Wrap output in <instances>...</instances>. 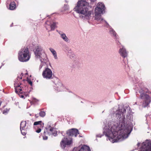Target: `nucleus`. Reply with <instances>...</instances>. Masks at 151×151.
Wrapping results in <instances>:
<instances>
[{
    "mask_svg": "<svg viewBox=\"0 0 151 151\" xmlns=\"http://www.w3.org/2000/svg\"><path fill=\"white\" fill-rule=\"evenodd\" d=\"M54 87L55 90L58 91H61L63 88L62 84L60 81H59L57 83L55 84Z\"/></svg>",
    "mask_w": 151,
    "mask_h": 151,
    "instance_id": "15",
    "label": "nucleus"
},
{
    "mask_svg": "<svg viewBox=\"0 0 151 151\" xmlns=\"http://www.w3.org/2000/svg\"><path fill=\"white\" fill-rule=\"evenodd\" d=\"M136 93H138L137 91L140 93V97L142 99H144L142 104V107H146L147 106L150 102V96L144 93V88L140 87H136L134 88Z\"/></svg>",
    "mask_w": 151,
    "mask_h": 151,
    "instance_id": "4",
    "label": "nucleus"
},
{
    "mask_svg": "<svg viewBox=\"0 0 151 151\" xmlns=\"http://www.w3.org/2000/svg\"><path fill=\"white\" fill-rule=\"evenodd\" d=\"M58 33L60 35V37L63 40L66 42H68L69 41V39L66 36L65 34L63 33L62 32L59 31H58Z\"/></svg>",
    "mask_w": 151,
    "mask_h": 151,
    "instance_id": "18",
    "label": "nucleus"
},
{
    "mask_svg": "<svg viewBox=\"0 0 151 151\" xmlns=\"http://www.w3.org/2000/svg\"><path fill=\"white\" fill-rule=\"evenodd\" d=\"M52 72L51 70L48 68H46L43 71L42 76L43 78L46 79H50L52 78Z\"/></svg>",
    "mask_w": 151,
    "mask_h": 151,
    "instance_id": "9",
    "label": "nucleus"
},
{
    "mask_svg": "<svg viewBox=\"0 0 151 151\" xmlns=\"http://www.w3.org/2000/svg\"><path fill=\"white\" fill-rule=\"evenodd\" d=\"M30 91H30H28L27 92H26V91L24 92L23 91V94H24V96H25V98L29 96V93Z\"/></svg>",
    "mask_w": 151,
    "mask_h": 151,
    "instance_id": "26",
    "label": "nucleus"
},
{
    "mask_svg": "<svg viewBox=\"0 0 151 151\" xmlns=\"http://www.w3.org/2000/svg\"><path fill=\"white\" fill-rule=\"evenodd\" d=\"M138 147L140 146L139 151H151V141L147 139L142 143L138 142L137 144Z\"/></svg>",
    "mask_w": 151,
    "mask_h": 151,
    "instance_id": "7",
    "label": "nucleus"
},
{
    "mask_svg": "<svg viewBox=\"0 0 151 151\" xmlns=\"http://www.w3.org/2000/svg\"><path fill=\"white\" fill-rule=\"evenodd\" d=\"M49 50L53 55L55 59H57L58 57L56 51L53 49L51 48H50Z\"/></svg>",
    "mask_w": 151,
    "mask_h": 151,
    "instance_id": "23",
    "label": "nucleus"
},
{
    "mask_svg": "<svg viewBox=\"0 0 151 151\" xmlns=\"http://www.w3.org/2000/svg\"><path fill=\"white\" fill-rule=\"evenodd\" d=\"M33 51L36 58L39 59L43 58L44 61L47 60V55L45 53L44 50L41 46L37 45L35 46Z\"/></svg>",
    "mask_w": 151,
    "mask_h": 151,
    "instance_id": "5",
    "label": "nucleus"
},
{
    "mask_svg": "<svg viewBox=\"0 0 151 151\" xmlns=\"http://www.w3.org/2000/svg\"><path fill=\"white\" fill-rule=\"evenodd\" d=\"M105 9V6L103 3H98L96 7L94 9L95 18L96 20L100 23H102L104 22H105L108 26H109V24L107 22L101 17V14L104 13Z\"/></svg>",
    "mask_w": 151,
    "mask_h": 151,
    "instance_id": "3",
    "label": "nucleus"
},
{
    "mask_svg": "<svg viewBox=\"0 0 151 151\" xmlns=\"http://www.w3.org/2000/svg\"><path fill=\"white\" fill-rule=\"evenodd\" d=\"M65 1L66 2H67V1L66 0H65Z\"/></svg>",
    "mask_w": 151,
    "mask_h": 151,
    "instance_id": "38",
    "label": "nucleus"
},
{
    "mask_svg": "<svg viewBox=\"0 0 151 151\" xmlns=\"http://www.w3.org/2000/svg\"><path fill=\"white\" fill-rule=\"evenodd\" d=\"M35 117L36 118H38V114H35Z\"/></svg>",
    "mask_w": 151,
    "mask_h": 151,
    "instance_id": "34",
    "label": "nucleus"
},
{
    "mask_svg": "<svg viewBox=\"0 0 151 151\" xmlns=\"http://www.w3.org/2000/svg\"><path fill=\"white\" fill-rule=\"evenodd\" d=\"M7 4L10 3L9 5V9L10 10L14 9L16 7V4L14 1H12V0H7Z\"/></svg>",
    "mask_w": 151,
    "mask_h": 151,
    "instance_id": "19",
    "label": "nucleus"
},
{
    "mask_svg": "<svg viewBox=\"0 0 151 151\" xmlns=\"http://www.w3.org/2000/svg\"><path fill=\"white\" fill-rule=\"evenodd\" d=\"M106 26L107 27H109L110 29L109 30V33L111 36H113L114 37V38L116 40L118 39V35H117V34L116 33L115 31L109 26H108L106 24Z\"/></svg>",
    "mask_w": 151,
    "mask_h": 151,
    "instance_id": "17",
    "label": "nucleus"
},
{
    "mask_svg": "<svg viewBox=\"0 0 151 151\" xmlns=\"http://www.w3.org/2000/svg\"><path fill=\"white\" fill-rule=\"evenodd\" d=\"M39 115L40 116L43 117L45 115V113L44 111H40L39 113Z\"/></svg>",
    "mask_w": 151,
    "mask_h": 151,
    "instance_id": "25",
    "label": "nucleus"
},
{
    "mask_svg": "<svg viewBox=\"0 0 151 151\" xmlns=\"http://www.w3.org/2000/svg\"><path fill=\"white\" fill-rule=\"evenodd\" d=\"M56 23L53 22L52 24L48 21H46L45 22V27L46 29L49 31L53 30L55 29L56 27Z\"/></svg>",
    "mask_w": 151,
    "mask_h": 151,
    "instance_id": "12",
    "label": "nucleus"
},
{
    "mask_svg": "<svg viewBox=\"0 0 151 151\" xmlns=\"http://www.w3.org/2000/svg\"><path fill=\"white\" fill-rule=\"evenodd\" d=\"M126 109L119 106L115 114L118 122L116 125L113 122H109L104 128V134L112 143L120 142L127 138L132 130V127L125 123L124 114Z\"/></svg>",
    "mask_w": 151,
    "mask_h": 151,
    "instance_id": "1",
    "label": "nucleus"
},
{
    "mask_svg": "<svg viewBox=\"0 0 151 151\" xmlns=\"http://www.w3.org/2000/svg\"><path fill=\"white\" fill-rule=\"evenodd\" d=\"M96 0H80L74 10L79 14V18L83 20H88L93 16V11L90 10L91 7L89 5V3L92 4Z\"/></svg>",
    "mask_w": 151,
    "mask_h": 151,
    "instance_id": "2",
    "label": "nucleus"
},
{
    "mask_svg": "<svg viewBox=\"0 0 151 151\" xmlns=\"http://www.w3.org/2000/svg\"><path fill=\"white\" fill-rule=\"evenodd\" d=\"M22 76H23V75H20L19 76L18 75V76L17 77V78L16 79L15 81V83H14V84L16 82H17L18 83H19V84H21V83L19 81V80L21 79H22Z\"/></svg>",
    "mask_w": 151,
    "mask_h": 151,
    "instance_id": "24",
    "label": "nucleus"
},
{
    "mask_svg": "<svg viewBox=\"0 0 151 151\" xmlns=\"http://www.w3.org/2000/svg\"><path fill=\"white\" fill-rule=\"evenodd\" d=\"M64 9L65 10H67L69 9V6L68 5H64Z\"/></svg>",
    "mask_w": 151,
    "mask_h": 151,
    "instance_id": "29",
    "label": "nucleus"
},
{
    "mask_svg": "<svg viewBox=\"0 0 151 151\" xmlns=\"http://www.w3.org/2000/svg\"><path fill=\"white\" fill-rule=\"evenodd\" d=\"M103 135H104L103 134H97L96 135V137H102V136H103Z\"/></svg>",
    "mask_w": 151,
    "mask_h": 151,
    "instance_id": "32",
    "label": "nucleus"
},
{
    "mask_svg": "<svg viewBox=\"0 0 151 151\" xmlns=\"http://www.w3.org/2000/svg\"><path fill=\"white\" fill-rule=\"evenodd\" d=\"M72 139L70 138L65 137H64L60 142V145L61 147L64 149L66 146L70 145L72 143Z\"/></svg>",
    "mask_w": 151,
    "mask_h": 151,
    "instance_id": "10",
    "label": "nucleus"
},
{
    "mask_svg": "<svg viewBox=\"0 0 151 151\" xmlns=\"http://www.w3.org/2000/svg\"><path fill=\"white\" fill-rule=\"evenodd\" d=\"M13 23H12L10 25V27H12L13 25Z\"/></svg>",
    "mask_w": 151,
    "mask_h": 151,
    "instance_id": "36",
    "label": "nucleus"
},
{
    "mask_svg": "<svg viewBox=\"0 0 151 151\" xmlns=\"http://www.w3.org/2000/svg\"><path fill=\"white\" fill-rule=\"evenodd\" d=\"M127 109H129V111L127 113V114L126 116V119L128 120H130L131 118V116H132L131 113H132V110L130 107L128 106L127 107Z\"/></svg>",
    "mask_w": 151,
    "mask_h": 151,
    "instance_id": "20",
    "label": "nucleus"
},
{
    "mask_svg": "<svg viewBox=\"0 0 151 151\" xmlns=\"http://www.w3.org/2000/svg\"><path fill=\"white\" fill-rule=\"evenodd\" d=\"M30 115L31 116V114H30Z\"/></svg>",
    "mask_w": 151,
    "mask_h": 151,
    "instance_id": "40",
    "label": "nucleus"
},
{
    "mask_svg": "<svg viewBox=\"0 0 151 151\" xmlns=\"http://www.w3.org/2000/svg\"><path fill=\"white\" fill-rule=\"evenodd\" d=\"M1 66H1L0 67V69L1 68Z\"/></svg>",
    "mask_w": 151,
    "mask_h": 151,
    "instance_id": "39",
    "label": "nucleus"
},
{
    "mask_svg": "<svg viewBox=\"0 0 151 151\" xmlns=\"http://www.w3.org/2000/svg\"><path fill=\"white\" fill-rule=\"evenodd\" d=\"M38 125L39 127L41 128H43L44 127V124L42 123V121H40L37 122H35L34 123V125L35 126Z\"/></svg>",
    "mask_w": 151,
    "mask_h": 151,
    "instance_id": "22",
    "label": "nucleus"
},
{
    "mask_svg": "<svg viewBox=\"0 0 151 151\" xmlns=\"http://www.w3.org/2000/svg\"><path fill=\"white\" fill-rule=\"evenodd\" d=\"M65 49L67 50L68 52L69 53H71L72 51L70 48H69L67 46H66Z\"/></svg>",
    "mask_w": 151,
    "mask_h": 151,
    "instance_id": "27",
    "label": "nucleus"
},
{
    "mask_svg": "<svg viewBox=\"0 0 151 151\" xmlns=\"http://www.w3.org/2000/svg\"><path fill=\"white\" fill-rule=\"evenodd\" d=\"M21 84H20L16 82L14 84L15 91V92L18 94L19 96L21 98L25 99L23 93V91H22L24 89L22 86H20Z\"/></svg>",
    "mask_w": 151,
    "mask_h": 151,
    "instance_id": "8",
    "label": "nucleus"
},
{
    "mask_svg": "<svg viewBox=\"0 0 151 151\" xmlns=\"http://www.w3.org/2000/svg\"><path fill=\"white\" fill-rule=\"evenodd\" d=\"M46 131L44 133L46 132L49 135H52L55 136L57 134V131L53 127H51L50 125L48 124L47 126L45 128Z\"/></svg>",
    "mask_w": 151,
    "mask_h": 151,
    "instance_id": "11",
    "label": "nucleus"
},
{
    "mask_svg": "<svg viewBox=\"0 0 151 151\" xmlns=\"http://www.w3.org/2000/svg\"><path fill=\"white\" fill-rule=\"evenodd\" d=\"M39 59L41 62V64L40 65L39 67V70H40L42 68L43 66L45 64H46V63H47L48 61V58H47V60H46V61H44V59L43 58L40 59Z\"/></svg>",
    "mask_w": 151,
    "mask_h": 151,
    "instance_id": "21",
    "label": "nucleus"
},
{
    "mask_svg": "<svg viewBox=\"0 0 151 151\" xmlns=\"http://www.w3.org/2000/svg\"><path fill=\"white\" fill-rule=\"evenodd\" d=\"M28 83L30 84L31 86H32V82L30 80H27Z\"/></svg>",
    "mask_w": 151,
    "mask_h": 151,
    "instance_id": "30",
    "label": "nucleus"
},
{
    "mask_svg": "<svg viewBox=\"0 0 151 151\" xmlns=\"http://www.w3.org/2000/svg\"><path fill=\"white\" fill-rule=\"evenodd\" d=\"M20 75H23V73H21Z\"/></svg>",
    "mask_w": 151,
    "mask_h": 151,
    "instance_id": "37",
    "label": "nucleus"
},
{
    "mask_svg": "<svg viewBox=\"0 0 151 151\" xmlns=\"http://www.w3.org/2000/svg\"><path fill=\"white\" fill-rule=\"evenodd\" d=\"M19 60L22 62H27L29 60L30 57L29 54L28 48H22L18 52Z\"/></svg>",
    "mask_w": 151,
    "mask_h": 151,
    "instance_id": "6",
    "label": "nucleus"
},
{
    "mask_svg": "<svg viewBox=\"0 0 151 151\" xmlns=\"http://www.w3.org/2000/svg\"><path fill=\"white\" fill-rule=\"evenodd\" d=\"M119 53L120 55L123 58L126 57L128 55V52L126 51V49L123 47L122 48L120 49Z\"/></svg>",
    "mask_w": 151,
    "mask_h": 151,
    "instance_id": "16",
    "label": "nucleus"
},
{
    "mask_svg": "<svg viewBox=\"0 0 151 151\" xmlns=\"http://www.w3.org/2000/svg\"><path fill=\"white\" fill-rule=\"evenodd\" d=\"M41 129L40 128L38 129L37 130H36V132L37 133H39L41 132Z\"/></svg>",
    "mask_w": 151,
    "mask_h": 151,
    "instance_id": "31",
    "label": "nucleus"
},
{
    "mask_svg": "<svg viewBox=\"0 0 151 151\" xmlns=\"http://www.w3.org/2000/svg\"><path fill=\"white\" fill-rule=\"evenodd\" d=\"M66 134L68 136H74L75 137H76L78 134H79V133L77 129L73 128L67 131Z\"/></svg>",
    "mask_w": 151,
    "mask_h": 151,
    "instance_id": "13",
    "label": "nucleus"
},
{
    "mask_svg": "<svg viewBox=\"0 0 151 151\" xmlns=\"http://www.w3.org/2000/svg\"><path fill=\"white\" fill-rule=\"evenodd\" d=\"M47 136H44L43 137V139L45 140H47Z\"/></svg>",
    "mask_w": 151,
    "mask_h": 151,
    "instance_id": "33",
    "label": "nucleus"
},
{
    "mask_svg": "<svg viewBox=\"0 0 151 151\" xmlns=\"http://www.w3.org/2000/svg\"><path fill=\"white\" fill-rule=\"evenodd\" d=\"M9 109H5L3 111V114H7L8 112H9Z\"/></svg>",
    "mask_w": 151,
    "mask_h": 151,
    "instance_id": "28",
    "label": "nucleus"
},
{
    "mask_svg": "<svg viewBox=\"0 0 151 151\" xmlns=\"http://www.w3.org/2000/svg\"><path fill=\"white\" fill-rule=\"evenodd\" d=\"M26 125V121H22L20 123V130L22 134L24 136L26 134L25 130L27 128H25Z\"/></svg>",
    "mask_w": 151,
    "mask_h": 151,
    "instance_id": "14",
    "label": "nucleus"
},
{
    "mask_svg": "<svg viewBox=\"0 0 151 151\" xmlns=\"http://www.w3.org/2000/svg\"><path fill=\"white\" fill-rule=\"evenodd\" d=\"M124 63L125 65H126V63L124 61V60H123Z\"/></svg>",
    "mask_w": 151,
    "mask_h": 151,
    "instance_id": "35",
    "label": "nucleus"
}]
</instances>
